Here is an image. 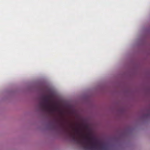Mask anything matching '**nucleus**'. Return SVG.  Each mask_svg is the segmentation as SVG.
<instances>
[{
	"instance_id": "1",
	"label": "nucleus",
	"mask_w": 150,
	"mask_h": 150,
	"mask_svg": "<svg viewBox=\"0 0 150 150\" xmlns=\"http://www.w3.org/2000/svg\"><path fill=\"white\" fill-rule=\"evenodd\" d=\"M59 127L66 131L72 137L73 140L79 144H81L85 150H105L107 146L103 143L97 141L91 137L82 134L80 129L78 127L72 128L73 133L70 132L66 129L63 124L60 122L59 124Z\"/></svg>"
},
{
	"instance_id": "2",
	"label": "nucleus",
	"mask_w": 150,
	"mask_h": 150,
	"mask_svg": "<svg viewBox=\"0 0 150 150\" xmlns=\"http://www.w3.org/2000/svg\"><path fill=\"white\" fill-rule=\"evenodd\" d=\"M51 97V95L44 96L41 97L42 101L39 103V105L43 111H48L52 112L54 110L50 101Z\"/></svg>"
}]
</instances>
